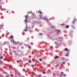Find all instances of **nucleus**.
<instances>
[{"mask_svg": "<svg viewBox=\"0 0 77 77\" xmlns=\"http://www.w3.org/2000/svg\"><path fill=\"white\" fill-rule=\"evenodd\" d=\"M27 17H28V16L26 15L25 16V18H26L25 20V23H27Z\"/></svg>", "mask_w": 77, "mask_h": 77, "instance_id": "obj_1", "label": "nucleus"}, {"mask_svg": "<svg viewBox=\"0 0 77 77\" xmlns=\"http://www.w3.org/2000/svg\"><path fill=\"white\" fill-rule=\"evenodd\" d=\"M64 51H68L69 52V49H68L67 48H65Z\"/></svg>", "mask_w": 77, "mask_h": 77, "instance_id": "obj_2", "label": "nucleus"}, {"mask_svg": "<svg viewBox=\"0 0 77 77\" xmlns=\"http://www.w3.org/2000/svg\"><path fill=\"white\" fill-rule=\"evenodd\" d=\"M63 75H64V76H65L66 75V74H62V75H60V77H62V76H63Z\"/></svg>", "mask_w": 77, "mask_h": 77, "instance_id": "obj_3", "label": "nucleus"}, {"mask_svg": "<svg viewBox=\"0 0 77 77\" xmlns=\"http://www.w3.org/2000/svg\"><path fill=\"white\" fill-rule=\"evenodd\" d=\"M66 56H69V52H68L67 54L66 55Z\"/></svg>", "mask_w": 77, "mask_h": 77, "instance_id": "obj_4", "label": "nucleus"}, {"mask_svg": "<svg viewBox=\"0 0 77 77\" xmlns=\"http://www.w3.org/2000/svg\"><path fill=\"white\" fill-rule=\"evenodd\" d=\"M39 12L40 14H42V12L41 11H39Z\"/></svg>", "mask_w": 77, "mask_h": 77, "instance_id": "obj_5", "label": "nucleus"}, {"mask_svg": "<svg viewBox=\"0 0 77 77\" xmlns=\"http://www.w3.org/2000/svg\"><path fill=\"white\" fill-rule=\"evenodd\" d=\"M57 58H59V57L58 56H57L55 58V59H57Z\"/></svg>", "mask_w": 77, "mask_h": 77, "instance_id": "obj_6", "label": "nucleus"}, {"mask_svg": "<svg viewBox=\"0 0 77 77\" xmlns=\"http://www.w3.org/2000/svg\"><path fill=\"white\" fill-rule=\"evenodd\" d=\"M28 30L27 29H25L24 30V31H25V32H27V31Z\"/></svg>", "mask_w": 77, "mask_h": 77, "instance_id": "obj_7", "label": "nucleus"}, {"mask_svg": "<svg viewBox=\"0 0 77 77\" xmlns=\"http://www.w3.org/2000/svg\"><path fill=\"white\" fill-rule=\"evenodd\" d=\"M39 60L40 61H42V59L41 58H40L39 59Z\"/></svg>", "mask_w": 77, "mask_h": 77, "instance_id": "obj_8", "label": "nucleus"}, {"mask_svg": "<svg viewBox=\"0 0 77 77\" xmlns=\"http://www.w3.org/2000/svg\"><path fill=\"white\" fill-rule=\"evenodd\" d=\"M69 25H68L66 26V28H69Z\"/></svg>", "mask_w": 77, "mask_h": 77, "instance_id": "obj_9", "label": "nucleus"}, {"mask_svg": "<svg viewBox=\"0 0 77 77\" xmlns=\"http://www.w3.org/2000/svg\"><path fill=\"white\" fill-rule=\"evenodd\" d=\"M55 44H57V45H58L59 44L58 43H57V42H55Z\"/></svg>", "mask_w": 77, "mask_h": 77, "instance_id": "obj_10", "label": "nucleus"}, {"mask_svg": "<svg viewBox=\"0 0 77 77\" xmlns=\"http://www.w3.org/2000/svg\"><path fill=\"white\" fill-rule=\"evenodd\" d=\"M43 74H46V73L44 71V72H43Z\"/></svg>", "mask_w": 77, "mask_h": 77, "instance_id": "obj_11", "label": "nucleus"}, {"mask_svg": "<svg viewBox=\"0 0 77 77\" xmlns=\"http://www.w3.org/2000/svg\"><path fill=\"white\" fill-rule=\"evenodd\" d=\"M74 23H75L74 21L72 22V24H74Z\"/></svg>", "mask_w": 77, "mask_h": 77, "instance_id": "obj_12", "label": "nucleus"}, {"mask_svg": "<svg viewBox=\"0 0 77 77\" xmlns=\"http://www.w3.org/2000/svg\"><path fill=\"white\" fill-rule=\"evenodd\" d=\"M2 10H4V11H6V9H2Z\"/></svg>", "mask_w": 77, "mask_h": 77, "instance_id": "obj_13", "label": "nucleus"}, {"mask_svg": "<svg viewBox=\"0 0 77 77\" xmlns=\"http://www.w3.org/2000/svg\"><path fill=\"white\" fill-rule=\"evenodd\" d=\"M0 59H3V56H2L1 57H0Z\"/></svg>", "mask_w": 77, "mask_h": 77, "instance_id": "obj_14", "label": "nucleus"}, {"mask_svg": "<svg viewBox=\"0 0 77 77\" xmlns=\"http://www.w3.org/2000/svg\"><path fill=\"white\" fill-rule=\"evenodd\" d=\"M10 38H13V36H11L10 37Z\"/></svg>", "mask_w": 77, "mask_h": 77, "instance_id": "obj_15", "label": "nucleus"}, {"mask_svg": "<svg viewBox=\"0 0 77 77\" xmlns=\"http://www.w3.org/2000/svg\"><path fill=\"white\" fill-rule=\"evenodd\" d=\"M39 35H42V33H40Z\"/></svg>", "mask_w": 77, "mask_h": 77, "instance_id": "obj_16", "label": "nucleus"}, {"mask_svg": "<svg viewBox=\"0 0 77 77\" xmlns=\"http://www.w3.org/2000/svg\"><path fill=\"white\" fill-rule=\"evenodd\" d=\"M61 74H62H62H63V72H61Z\"/></svg>", "mask_w": 77, "mask_h": 77, "instance_id": "obj_17", "label": "nucleus"}, {"mask_svg": "<svg viewBox=\"0 0 77 77\" xmlns=\"http://www.w3.org/2000/svg\"><path fill=\"white\" fill-rule=\"evenodd\" d=\"M12 41V42H15V41H14V40H13V41Z\"/></svg>", "mask_w": 77, "mask_h": 77, "instance_id": "obj_18", "label": "nucleus"}, {"mask_svg": "<svg viewBox=\"0 0 77 77\" xmlns=\"http://www.w3.org/2000/svg\"><path fill=\"white\" fill-rule=\"evenodd\" d=\"M75 20H77V19L76 18H75L74 19V21H75Z\"/></svg>", "mask_w": 77, "mask_h": 77, "instance_id": "obj_19", "label": "nucleus"}, {"mask_svg": "<svg viewBox=\"0 0 77 77\" xmlns=\"http://www.w3.org/2000/svg\"><path fill=\"white\" fill-rule=\"evenodd\" d=\"M65 63H63V65H64V64H65Z\"/></svg>", "mask_w": 77, "mask_h": 77, "instance_id": "obj_20", "label": "nucleus"}, {"mask_svg": "<svg viewBox=\"0 0 77 77\" xmlns=\"http://www.w3.org/2000/svg\"><path fill=\"white\" fill-rule=\"evenodd\" d=\"M31 62L30 60H29V62L30 63Z\"/></svg>", "mask_w": 77, "mask_h": 77, "instance_id": "obj_21", "label": "nucleus"}, {"mask_svg": "<svg viewBox=\"0 0 77 77\" xmlns=\"http://www.w3.org/2000/svg\"><path fill=\"white\" fill-rule=\"evenodd\" d=\"M64 24H61V25H62V26H63V25Z\"/></svg>", "mask_w": 77, "mask_h": 77, "instance_id": "obj_22", "label": "nucleus"}, {"mask_svg": "<svg viewBox=\"0 0 77 77\" xmlns=\"http://www.w3.org/2000/svg\"><path fill=\"white\" fill-rule=\"evenodd\" d=\"M40 17H41V18H42V17H41V16L40 15Z\"/></svg>", "mask_w": 77, "mask_h": 77, "instance_id": "obj_23", "label": "nucleus"}, {"mask_svg": "<svg viewBox=\"0 0 77 77\" xmlns=\"http://www.w3.org/2000/svg\"><path fill=\"white\" fill-rule=\"evenodd\" d=\"M50 20H51V18H50Z\"/></svg>", "mask_w": 77, "mask_h": 77, "instance_id": "obj_24", "label": "nucleus"}, {"mask_svg": "<svg viewBox=\"0 0 77 77\" xmlns=\"http://www.w3.org/2000/svg\"><path fill=\"white\" fill-rule=\"evenodd\" d=\"M20 66L21 67L22 66L21 65H20Z\"/></svg>", "mask_w": 77, "mask_h": 77, "instance_id": "obj_25", "label": "nucleus"}, {"mask_svg": "<svg viewBox=\"0 0 77 77\" xmlns=\"http://www.w3.org/2000/svg\"><path fill=\"white\" fill-rule=\"evenodd\" d=\"M41 54H39V55H40Z\"/></svg>", "mask_w": 77, "mask_h": 77, "instance_id": "obj_26", "label": "nucleus"}]
</instances>
